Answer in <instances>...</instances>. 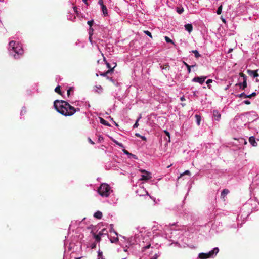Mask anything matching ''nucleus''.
I'll use <instances>...</instances> for the list:
<instances>
[{
    "instance_id": "3c124183",
    "label": "nucleus",
    "mask_w": 259,
    "mask_h": 259,
    "mask_svg": "<svg viewBox=\"0 0 259 259\" xmlns=\"http://www.w3.org/2000/svg\"><path fill=\"white\" fill-rule=\"evenodd\" d=\"M150 247V244H149L148 245H147L146 246H145L144 247H143V248L145 250V249H147L148 248H149Z\"/></svg>"
},
{
    "instance_id": "de8ad7c7",
    "label": "nucleus",
    "mask_w": 259,
    "mask_h": 259,
    "mask_svg": "<svg viewBox=\"0 0 259 259\" xmlns=\"http://www.w3.org/2000/svg\"><path fill=\"white\" fill-rule=\"evenodd\" d=\"M88 141L91 144H95L94 142L90 138H88Z\"/></svg>"
},
{
    "instance_id": "69168bd1",
    "label": "nucleus",
    "mask_w": 259,
    "mask_h": 259,
    "mask_svg": "<svg viewBox=\"0 0 259 259\" xmlns=\"http://www.w3.org/2000/svg\"><path fill=\"white\" fill-rule=\"evenodd\" d=\"M115 123L116 126H118V125L116 122H115Z\"/></svg>"
},
{
    "instance_id": "c85d7f7f",
    "label": "nucleus",
    "mask_w": 259,
    "mask_h": 259,
    "mask_svg": "<svg viewBox=\"0 0 259 259\" xmlns=\"http://www.w3.org/2000/svg\"><path fill=\"white\" fill-rule=\"evenodd\" d=\"M165 40L167 42H169L174 44V41L168 36H165Z\"/></svg>"
},
{
    "instance_id": "79ce46f5",
    "label": "nucleus",
    "mask_w": 259,
    "mask_h": 259,
    "mask_svg": "<svg viewBox=\"0 0 259 259\" xmlns=\"http://www.w3.org/2000/svg\"><path fill=\"white\" fill-rule=\"evenodd\" d=\"M98 3L101 6L104 5L103 0H99Z\"/></svg>"
},
{
    "instance_id": "2eb2a0df",
    "label": "nucleus",
    "mask_w": 259,
    "mask_h": 259,
    "mask_svg": "<svg viewBox=\"0 0 259 259\" xmlns=\"http://www.w3.org/2000/svg\"><path fill=\"white\" fill-rule=\"evenodd\" d=\"M115 67V66L114 67H113L112 69H109L108 70H107L106 72L101 73L100 75H101L102 76H106L108 74L111 73L113 71V70H114V68Z\"/></svg>"
},
{
    "instance_id": "c9c22d12",
    "label": "nucleus",
    "mask_w": 259,
    "mask_h": 259,
    "mask_svg": "<svg viewBox=\"0 0 259 259\" xmlns=\"http://www.w3.org/2000/svg\"><path fill=\"white\" fill-rule=\"evenodd\" d=\"M144 32L148 36H150L151 38H152V34L151 33V32H150L148 30H146V31H144Z\"/></svg>"
},
{
    "instance_id": "338daca9",
    "label": "nucleus",
    "mask_w": 259,
    "mask_h": 259,
    "mask_svg": "<svg viewBox=\"0 0 259 259\" xmlns=\"http://www.w3.org/2000/svg\"><path fill=\"white\" fill-rule=\"evenodd\" d=\"M4 0H0V2H3Z\"/></svg>"
},
{
    "instance_id": "b1692460",
    "label": "nucleus",
    "mask_w": 259,
    "mask_h": 259,
    "mask_svg": "<svg viewBox=\"0 0 259 259\" xmlns=\"http://www.w3.org/2000/svg\"><path fill=\"white\" fill-rule=\"evenodd\" d=\"M60 86L58 85L57 87H56L55 89V91L58 94H59V95H62V93H61V90H60Z\"/></svg>"
},
{
    "instance_id": "5fc2aeb1",
    "label": "nucleus",
    "mask_w": 259,
    "mask_h": 259,
    "mask_svg": "<svg viewBox=\"0 0 259 259\" xmlns=\"http://www.w3.org/2000/svg\"><path fill=\"white\" fill-rule=\"evenodd\" d=\"M251 96H252V97H254V96H256V93H255V92H253V93H252V94H251Z\"/></svg>"
},
{
    "instance_id": "58836bf2",
    "label": "nucleus",
    "mask_w": 259,
    "mask_h": 259,
    "mask_svg": "<svg viewBox=\"0 0 259 259\" xmlns=\"http://www.w3.org/2000/svg\"><path fill=\"white\" fill-rule=\"evenodd\" d=\"M246 95L245 93H242L241 94H240L238 95L237 96L239 97H244V98H245V96Z\"/></svg>"
},
{
    "instance_id": "39448f33",
    "label": "nucleus",
    "mask_w": 259,
    "mask_h": 259,
    "mask_svg": "<svg viewBox=\"0 0 259 259\" xmlns=\"http://www.w3.org/2000/svg\"><path fill=\"white\" fill-rule=\"evenodd\" d=\"M206 78V77L205 76L195 77L192 79V81L195 82H199L202 84L204 82Z\"/></svg>"
},
{
    "instance_id": "e433bc0d",
    "label": "nucleus",
    "mask_w": 259,
    "mask_h": 259,
    "mask_svg": "<svg viewBox=\"0 0 259 259\" xmlns=\"http://www.w3.org/2000/svg\"><path fill=\"white\" fill-rule=\"evenodd\" d=\"M104 61H105L106 62V65H107V67L109 68V69H112V68H111V66H110V64L107 62L106 61V59H105V58H104Z\"/></svg>"
},
{
    "instance_id": "1a4fd4ad",
    "label": "nucleus",
    "mask_w": 259,
    "mask_h": 259,
    "mask_svg": "<svg viewBox=\"0 0 259 259\" xmlns=\"http://www.w3.org/2000/svg\"><path fill=\"white\" fill-rule=\"evenodd\" d=\"M249 142L254 147L257 146V143L255 141V138L253 136H251L249 138Z\"/></svg>"
},
{
    "instance_id": "49530a36",
    "label": "nucleus",
    "mask_w": 259,
    "mask_h": 259,
    "mask_svg": "<svg viewBox=\"0 0 259 259\" xmlns=\"http://www.w3.org/2000/svg\"><path fill=\"white\" fill-rule=\"evenodd\" d=\"M94 29L92 27H90L89 29V33L91 32L92 33V35L93 34Z\"/></svg>"
},
{
    "instance_id": "37998d69",
    "label": "nucleus",
    "mask_w": 259,
    "mask_h": 259,
    "mask_svg": "<svg viewBox=\"0 0 259 259\" xmlns=\"http://www.w3.org/2000/svg\"><path fill=\"white\" fill-rule=\"evenodd\" d=\"M115 143L118 145V146H119L120 147H124V146L123 145V144L122 143H120L118 142H115Z\"/></svg>"
},
{
    "instance_id": "4468645a",
    "label": "nucleus",
    "mask_w": 259,
    "mask_h": 259,
    "mask_svg": "<svg viewBox=\"0 0 259 259\" xmlns=\"http://www.w3.org/2000/svg\"><path fill=\"white\" fill-rule=\"evenodd\" d=\"M101 7H102V12H103V13L104 16H108V10H107L106 6L104 5L101 6Z\"/></svg>"
},
{
    "instance_id": "6e6d98bb",
    "label": "nucleus",
    "mask_w": 259,
    "mask_h": 259,
    "mask_svg": "<svg viewBox=\"0 0 259 259\" xmlns=\"http://www.w3.org/2000/svg\"><path fill=\"white\" fill-rule=\"evenodd\" d=\"M91 39H92V33L90 32V36H89V39L90 40V41H91Z\"/></svg>"
},
{
    "instance_id": "bb28decb",
    "label": "nucleus",
    "mask_w": 259,
    "mask_h": 259,
    "mask_svg": "<svg viewBox=\"0 0 259 259\" xmlns=\"http://www.w3.org/2000/svg\"><path fill=\"white\" fill-rule=\"evenodd\" d=\"M135 136L137 137L141 138L142 139V140H143V141L146 140V138L145 137L140 135V134H139V133H136Z\"/></svg>"
},
{
    "instance_id": "603ef678",
    "label": "nucleus",
    "mask_w": 259,
    "mask_h": 259,
    "mask_svg": "<svg viewBox=\"0 0 259 259\" xmlns=\"http://www.w3.org/2000/svg\"><path fill=\"white\" fill-rule=\"evenodd\" d=\"M141 172L144 173V174H147L148 172L146 171V170H140Z\"/></svg>"
},
{
    "instance_id": "4d7b16f0",
    "label": "nucleus",
    "mask_w": 259,
    "mask_h": 259,
    "mask_svg": "<svg viewBox=\"0 0 259 259\" xmlns=\"http://www.w3.org/2000/svg\"><path fill=\"white\" fill-rule=\"evenodd\" d=\"M167 67H169L167 65H165L163 66V69H166Z\"/></svg>"
},
{
    "instance_id": "473e14b6",
    "label": "nucleus",
    "mask_w": 259,
    "mask_h": 259,
    "mask_svg": "<svg viewBox=\"0 0 259 259\" xmlns=\"http://www.w3.org/2000/svg\"><path fill=\"white\" fill-rule=\"evenodd\" d=\"M164 133L165 134V135L167 137H168V142H170V134H169V133L168 131H165V130L164 131Z\"/></svg>"
},
{
    "instance_id": "2f4dec72",
    "label": "nucleus",
    "mask_w": 259,
    "mask_h": 259,
    "mask_svg": "<svg viewBox=\"0 0 259 259\" xmlns=\"http://www.w3.org/2000/svg\"><path fill=\"white\" fill-rule=\"evenodd\" d=\"M183 11H184V9L183 8L178 7L177 9V12L179 14H181L183 12Z\"/></svg>"
},
{
    "instance_id": "c03bdc74",
    "label": "nucleus",
    "mask_w": 259,
    "mask_h": 259,
    "mask_svg": "<svg viewBox=\"0 0 259 259\" xmlns=\"http://www.w3.org/2000/svg\"><path fill=\"white\" fill-rule=\"evenodd\" d=\"M73 9H74L75 12L77 14H78V11H77V7L76 6L73 7Z\"/></svg>"
},
{
    "instance_id": "72a5a7b5",
    "label": "nucleus",
    "mask_w": 259,
    "mask_h": 259,
    "mask_svg": "<svg viewBox=\"0 0 259 259\" xmlns=\"http://www.w3.org/2000/svg\"><path fill=\"white\" fill-rule=\"evenodd\" d=\"M239 76H240V77H243V80H244V79H247V76H246L244 73H242V72H240V73H239Z\"/></svg>"
},
{
    "instance_id": "e2e57ef3",
    "label": "nucleus",
    "mask_w": 259,
    "mask_h": 259,
    "mask_svg": "<svg viewBox=\"0 0 259 259\" xmlns=\"http://www.w3.org/2000/svg\"><path fill=\"white\" fill-rule=\"evenodd\" d=\"M168 137H167V138H165V140L167 141V142H168Z\"/></svg>"
},
{
    "instance_id": "0eeeda50",
    "label": "nucleus",
    "mask_w": 259,
    "mask_h": 259,
    "mask_svg": "<svg viewBox=\"0 0 259 259\" xmlns=\"http://www.w3.org/2000/svg\"><path fill=\"white\" fill-rule=\"evenodd\" d=\"M151 178V176H150V173L148 172L147 174H144L141 176V178L140 179V180H144L147 181Z\"/></svg>"
},
{
    "instance_id": "cd10ccee",
    "label": "nucleus",
    "mask_w": 259,
    "mask_h": 259,
    "mask_svg": "<svg viewBox=\"0 0 259 259\" xmlns=\"http://www.w3.org/2000/svg\"><path fill=\"white\" fill-rule=\"evenodd\" d=\"M184 64L186 65V66L187 67V70H188V71L189 73H190L191 72V66L189 65L188 64H187L186 62H184ZM194 65H192V67H194Z\"/></svg>"
},
{
    "instance_id": "a878e982",
    "label": "nucleus",
    "mask_w": 259,
    "mask_h": 259,
    "mask_svg": "<svg viewBox=\"0 0 259 259\" xmlns=\"http://www.w3.org/2000/svg\"><path fill=\"white\" fill-rule=\"evenodd\" d=\"M222 8H223V7H222V5H221L218 7V10H217V14L220 15V14H221V13H222Z\"/></svg>"
},
{
    "instance_id": "7c9ffc66",
    "label": "nucleus",
    "mask_w": 259,
    "mask_h": 259,
    "mask_svg": "<svg viewBox=\"0 0 259 259\" xmlns=\"http://www.w3.org/2000/svg\"><path fill=\"white\" fill-rule=\"evenodd\" d=\"M73 87H70L68 90H67V96L68 97H69V96L70 95V93L71 92H73Z\"/></svg>"
},
{
    "instance_id": "f3484780",
    "label": "nucleus",
    "mask_w": 259,
    "mask_h": 259,
    "mask_svg": "<svg viewBox=\"0 0 259 259\" xmlns=\"http://www.w3.org/2000/svg\"><path fill=\"white\" fill-rule=\"evenodd\" d=\"M229 193V190L227 189H224L222 190L221 192V197L224 198L226 195H227Z\"/></svg>"
},
{
    "instance_id": "393cba45",
    "label": "nucleus",
    "mask_w": 259,
    "mask_h": 259,
    "mask_svg": "<svg viewBox=\"0 0 259 259\" xmlns=\"http://www.w3.org/2000/svg\"><path fill=\"white\" fill-rule=\"evenodd\" d=\"M195 116L196 119L197 123L198 125H199L200 121H201V116L199 115H195Z\"/></svg>"
},
{
    "instance_id": "bf43d9fd",
    "label": "nucleus",
    "mask_w": 259,
    "mask_h": 259,
    "mask_svg": "<svg viewBox=\"0 0 259 259\" xmlns=\"http://www.w3.org/2000/svg\"><path fill=\"white\" fill-rule=\"evenodd\" d=\"M221 19H222V21H223V22H224V23H225V22H226V21H225V19L224 18H223V17H222V18H221Z\"/></svg>"
},
{
    "instance_id": "f257e3e1",
    "label": "nucleus",
    "mask_w": 259,
    "mask_h": 259,
    "mask_svg": "<svg viewBox=\"0 0 259 259\" xmlns=\"http://www.w3.org/2000/svg\"><path fill=\"white\" fill-rule=\"evenodd\" d=\"M55 109L61 114L65 116L73 115L76 112L80 111L79 108H74L64 100H55L54 102Z\"/></svg>"
},
{
    "instance_id": "864d4df0",
    "label": "nucleus",
    "mask_w": 259,
    "mask_h": 259,
    "mask_svg": "<svg viewBox=\"0 0 259 259\" xmlns=\"http://www.w3.org/2000/svg\"><path fill=\"white\" fill-rule=\"evenodd\" d=\"M251 97H252V96H251V94H250V95H246L245 96V98H251Z\"/></svg>"
},
{
    "instance_id": "6e6552de",
    "label": "nucleus",
    "mask_w": 259,
    "mask_h": 259,
    "mask_svg": "<svg viewBox=\"0 0 259 259\" xmlns=\"http://www.w3.org/2000/svg\"><path fill=\"white\" fill-rule=\"evenodd\" d=\"M213 116L215 118V120L219 121L221 118V114L217 110H214L213 111Z\"/></svg>"
},
{
    "instance_id": "423d86ee",
    "label": "nucleus",
    "mask_w": 259,
    "mask_h": 259,
    "mask_svg": "<svg viewBox=\"0 0 259 259\" xmlns=\"http://www.w3.org/2000/svg\"><path fill=\"white\" fill-rule=\"evenodd\" d=\"M247 72L249 75L252 76L254 78L259 76L257 70H247Z\"/></svg>"
},
{
    "instance_id": "9b49d317",
    "label": "nucleus",
    "mask_w": 259,
    "mask_h": 259,
    "mask_svg": "<svg viewBox=\"0 0 259 259\" xmlns=\"http://www.w3.org/2000/svg\"><path fill=\"white\" fill-rule=\"evenodd\" d=\"M219 251L218 248H214L212 250L209 251L208 252V254L210 257L213 256L214 255H216Z\"/></svg>"
},
{
    "instance_id": "a211bd4d",
    "label": "nucleus",
    "mask_w": 259,
    "mask_h": 259,
    "mask_svg": "<svg viewBox=\"0 0 259 259\" xmlns=\"http://www.w3.org/2000/svg\"><path fill=\"white\" fill-rule=\"evenodd\" d=\"M100 123L105 125L110 126V124L103 118H100Z\"/></svg>"
},
{
    "instance_id": "9d476101",
    "label": "nucleus",
    "mask_w": 259,
    "mask_h": 259,
    "mask_svg": "<svg viewBox=\"0 0 259 259\" xmlns=\"http://www.w3.org/2000/svg\"><path fill=\"white\" fill-rule=\"evenodd\" d=\"M236 85L239 86L242 90H244L247 87V79H244L242 83H239Z\"/></svg>"
},
{
    "instance_id": "412c9836",
    "label": "nucleus",
    "mask_w": 259,
    "mask_h": 259,
    "mask_svg": "<svg viewBox=\"0 0 259 259\" xmlns=\"http://www.w3.org/2000/svg\"><path fill=\"white\" fill-rule=\"evenodd\" d=\"M96 92L98 93H101L102 92L103 89L101 85L96 86Z\"/></svg>"
},
{
    "instance_id": "8fccbe9b",
    "label": "nucleus",
    "mask_w": 259,
    "mask_h": 259,
    "mask_svg": "<svg viewBox=\"0 0 259 259\" xmlns=\"http://www.w3.org/2000/svg\"><path fill=\"white\" fill-rule=\"evenodd\" d=\"M130 156H132L133 158H134L135 159H137V157L135 155H134V154H133L132 153H131Z\"/></svg>"
},
{
    "instance_id": "ddd939ff",
    "label": "nucleus",
    "mask_w": 259,
    "mask_h": 259,
    "mask_svg": "<svg viewBox=\"0 0 259 259\" xmlns=\"http://www.w3.org/2000/svg\"><path fill=\"white\" fill-rule=\"evenodd\" d=\"M199 257L200 259H206L209 258L210 257L209 256L208 253H201L199 254Z\"/></svg>"
},
{
    "instance_id": "f8f14e48",
    "label": "nucleus",
    "mask_w": 259,
    "mask_h": 259,
    "mask_svg": "<svg viewBox=\"0 0 259 259\" xmlns=\"http://www.w3.org/2000/svg\"><path fill=\"white\" fill-rule=\"evenodd\" d=\"M185 29L188 31L189 33L192 32L193 30V26L191 24H187L185 26Z\"/></svg>"
},
{
    "instance_id": "0e129e2a",
    "label": "nucleus",
    "mask_w": 259,
    "mask_h": 259,
    "mask_svg": "<svg viewBox=\"0 0 259 259\" xmlns=\"http://www.w3.org/2000/svg\"><path fill=\"white\" fill-rule=\"evenodd\" d=\"M101 253H101V252H99L98 255H100Z\"/></svg>"
},
{
    "instance_id": "052dcab7",
    "label": "nucleus",
    "mask_w": 259,
    "mask_h": 259,
    "mask_svg": "<svg viewBox=\"0 0 259 259\" xmlns=\"http://www.w3.org/2000/svg\"><path fill=\"white\" fill-rule=\"evenodd\" d=\"M232 50H233V49H230L229 50V51H228V53H230L231 52H232Z\"/></svg>"
},
{
    "instance_id": "09e8293b",
    "label": "nucleus",
    "mask_w": 259,
    "mask_h": 259,
    "mask_svg": "<svg viewBox=\"0 0 259 259\" xmlns=\"http://www.w3.org/2000/svg\"><path fill=\"white\" fill-rule=\"evenodd\" d=\"M212 82V79H208V80H207V81H206V83H207V84H209L210 83H211V82Z\"/></svg>"
},
{
    "instance_id": "4c0bfd02",
    "label": "nucleus",
    "mask_w": 259,
    "mask_h": 259,
    "mask_svg": "<svg viewBox=\"0 0 259 259\" xmlns=\"http://www.w3.org/2000/svg\"><path fill=\"white\" fill-rule=\"evenodd\" d=\"M122 151L124 152V153H125V154L127 155H129L130 156L131 153H130L127 150H126V149H123L122 150Z\"/></svg>"
},
{
    "instance_id": "774afa93",
    "label": "nucleus",
    "mask_w": 259,
    "mask_h": 259,
    "mask_svg": "<svg viewBox=\"0 0 259 259\" xmlns=\"http://www.w3.org/2000/svg\"><path fill=\"white\" fill-rule=\"evenodd\" d=\"M80 258H81V257H77L76 259H80Z\"/></svg>"
},
{
    "instance_id": "dca6fc26",
    "label": "nucleus",
    "mask_w": 259,
    "mask_h": 259,
    "mask_svg": "<svg viewBox=\"0 0 259 259\" xmlns=\"http://www.w3.org/2000/svg\"><path fill=\"white\" fill-rule=\"evenodd\" d=\"M94 217L97 219H100L102 217V213L101 211H98L94 213Z\"/></svg>"
},
{
    "instance_id": "c756f323",
    "label": "nucleus",
    "mask_w": 259,
    "mask_h": 259,
    "mask_svg": "<svg viewBox=\"0 0 259 259\" xmlns=\"http://www.w3.org/2000/svg\"><path fill=\"white\" fill-rule=\"evenodd\" d=\"M141 118V116H140L138 119L137 120L136 122H135V123L133 125V128H137L138 127V125H139V123H138V121L140 120V119Z\"/></svg>"
},
{
    "instance_id": "4be33fe9",
    "label": "nucleus",
    "mask_w": 259,
    "mask_h": 259,
    "mask_svg": "<svg viewBox=\"0 0 259 259\" xmlns=\"http://www.w3.org/2000/svg\"><path fill=\"white\" fill-rule=\"evenodd\" d=\"M107 231L105 229H102L100 232H99L98 235L100 236L103 235H107Z\"/></svg>"
},
{
    "instance_id": "ea45409f",
    "label": "nucleus",
    "mask_w": 259,
    "mask_h": 259,
    "mask_svg": "<svg viewBox=\"0 0 259 259\" xmlns=\"http://www.w3.org/2000/svg\"><path fill=\"white\" fill-rule=\"evenodd\" d=\"M159 255L158 254H155L153 256H152L150 259H157L159 257Z\"/></svg>"
},
{
    "instance_id": "a19ab883",
    "label": "nucleus",
    "mask_w": 259,
    "mask_h": 259,
    "mask_svg": "<svg viewBox=\"0 0 259 259\" xmlns=\"http://www.w3.org/2000/svg\"><path fill=\"white\" fill-rule=\"evenodd\" d=\"M90 247H91V248L92 249H94V248H95L96 247V243L95 242V243H92Z\"/></svg>"
},
{
    "instance_id": "6ab92c4d",
    "label": "nucleus",
    "mask_w": 259,
    "mask_h": 259,
    "mask_svg": "<svg viewBox=\"0 0 259 259\" xmlns=\"http://www.w3.org/2000/svg\"><path fill=\"white\" fill-rule=\"evenodd\" d=\"M94 238L96 240V241L97 242H99L101 241V236L98 234H96L95 233H93Z\"/></svg>"
},
{
    "instance_id": "13d9d810",
    "label": "nucleus",
    "mask_w": 259,
    "mask_h": 259,
    "mask_svg": "<svg viewBox=\"0 0 259 259\" xmlns=\"http://www.w3.org/2000/svg\"><path fill=\"white\" fill-rule=\"evenodd\" d=\"M82 1L87 5H88V3L87 2L88 0H82Z\"/></svg>"
},
{
    "instance_id": "5701e85b",
    "label": "nucleus",
    "mask_w": 259,
    "mask_h": 259,
    "mask_svg": "<svg viewBox=\"0 0 259 259\" xmlns=\"http://www.w3.org/2000/svg\"><path fill=\"white\" fill-rule=\"evenodd\" d=\"M192 52L195 54V56L197 58H198L201 56V55L199 53L198 51L196 50L192 51Z\"/></svg>"
},
{
    "instance_id": "f704fd0d",
    "label": "nucleus",
    "mask_w": 259,
    "mask_h": 259,
    "mask_svg": "<svg viewBox=\"0 0 259 259\" xmlns=\"http://www.w3.org/2000/svg\"><path fill=\"white\" fill-rule=\"evenodd\" d=\"M93 23H94L93 20L88 21L87 22V24L90 26V27H92V26L93 25Z\"/></svg>"
},
{
    "instance_id": "a18cd8bd",
    "label": "nucleus",
    "mask_w": 259,
    "mask_h": 259,
    "mask_svg": "<svg viewBox=\"0 0 259 259\" xmlns=\"http://www.w3.org/2000/svg\"><path fill=\"white\" fill-rule=\"evenodd\" d=\"M244 103L246 105H249L250 104V102L248 100H245L244 101Z\"/></svg>"
},
{
    "instance_id": "680f3d73",
    "label": "nucleus",
    "mask_w": 259,
    "mask_h": 259,
    "mask_svg": "<svg viewBox=\"0 0 259 259\" xmlns=\"http://www.w3.org/2000/svg\"><path fill=\"white\" fill-rule=\"evenodd\" d=\"M185 100V99H184V97H181V101H183V100Z\"/></svg>"
},
{
    "instance_id": "aec40b11",
    "label": "nucleus",
    "mask_w": 259,
    "mask_h": 259,
    "mask_svg": "<svg viewBox=\"0 0 259 259\" xmlns=\"http://www.w3.org/2000/svg\"><path fill=\"white\" fill-rule=\"evenodd\" d=\"M184 175H188L189 176H190L191 173L189 170H186L184 172L180 174V176L178 179H180V178L182 177Z\"/></svg>"
},
{
    "instance_id": "7ed1b4c3",
    "label": "nucleus",
    "mask_w": 259,
    "mask_h": 259,
    "mask_svg": "<svg viewBox=\"0 0 259 259\" xmlns=\"http://www.w3.org/2000/svg\"><path fill=\"white\" fill-rule=\"evenodd\" d=\"M111 188L109 185L106 183L101 184L98 189L99 194L102 197H108L110 194Z\"/></svg>"
},
{
    "instance_id": "20e7f679",
    "label": "nucleus",
    "mask_w": 259,
    "mask_h": 259,
    "mask_svg": "<svg viewBox=\"0 0 259 259\" xmlns=\"http://www.w3.org/2000/svg\"><path fill=\"white\" fill-rule=\"evenodd\" d=\"M136 194L140 196H145L148 194L147 191L143 187H140L136 190Z\"/></svg>"
},
{
    "instance_id": "f03ea898",
    "label": "nucleus",
    "mask_w": 259,
    "mask_h": 259,
    "mask_svg": "<svg viewBox=\"0 0 259 259\" xmlns=\"http://www.w3.org/2000/svg\"><path fill=\"white\" fill-rule=\"evenodd\" d=\"M9 51L11 53H12L11 51H13L15 54H14V57L15 59L19 58V55H22L23 53V50L21 46L18 45L15 41H11L9 42Z\"/></svg>"
}]
</instances>
